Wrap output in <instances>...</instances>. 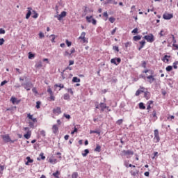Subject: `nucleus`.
<instances>
[{
  "instance_id": "f257e3e1",
  "label": "nucleus",
  "mask_w": 178,
  "mask_h": 178,
  "mask_svg": "<svg viewBox=\"0 0 178 178\" xmlns=\"http://www.w3.org/2000/svg\"><path fill=\"white\" fill-rule=\"evenodd\" d=\"M134 155V152L128 149V150H122L121 152V156H127V158H131Z\"/></svg>"
},
{
  "instance_id": "f03ea898",
  "label": "nucleus",
  "mask_w": 178,
  "mask_h": 178,
  "mask_svg": "<svg viewBox=\"0 0 178 178\" xmlns=\"http://www.w3.org/2000/svg\"><path fill=\"white\" fill-rule=\"evenodd\" d=\"M154 137L153 138L154 143H159L161 138L159 137V131L158 129H155L154 131Z\"/></svg>"
},
{
  "instance_id": "7ed1b4c3",
  "label": "nucleus",
  "mask_w": 178,
  "mask_h": 178,
  "mask_svg": "<svg viewBox=\"0 0 178 178\" xmlns=\"http://www.w3.org/2000/svg\"><path fill=\"white\" fill-rule=\"evenodd\" d=\"M144 38L147 41V42H154V41H155L154 39V35L152 34L145 35Z\"/></svg>"
},
{
  "instance_id": "20e7f679",
  "label": "nucleus",
  "mask_w": 178,
  "mask_h": 178,
  "mask_svg": "<svg viewBox=\"0 0 178 178\" xmlns=\"http://www.w3.org/2000/svg\"><path fill=\"white\" fill-rule=\"evenodd\" d=\"M2 138H3V141L6 143H11L12 144H13V143H15L14 140H10V137L9 136V135H3Z\"/></svg>"
},
{
  "instance_id": "39448f33",
  "label": "nucleus",
  "mask_w": 178,
  "mask_h": 178,
  "mask_svg": "<svg viewBox=\"0 0 178 178\" xmlns=\"http://www.w3.org/2000/svg\"><path fill=\"white\" fill-rule=\"evenodd\" d=\"M121 62H122V59H120V58H115L111 60V63H113L116 66H118V65H119V63H120Z\"/></svg>"
},
{
  "instance_id": "423d86ee",
  "label": "nucleus",
  "mask_w": 178,
  "mask_h": 178,
  "mask_svg": "<svg viewBox=\"0 0 178 178\" xmlns=\"http://www.w3.org/2000/svg\"><path fill=\"white\" fill-rule=\"evenodd\" d=\"M22 86L27 91H30L31 88H33V83L28 82L26 83L22 84Z\"/></svg>"
},
{
  "instance_id": "0eeeda50",
  "label": "nucleus",
  "mask_w": 178,
  "mask_h": 178,
  "mask_svg": "<svg viewBox=\"0 0 178 178\" xmlns=\"http://www.w3.org/2000/svg\"><path fill=\"white\" fill-rule=\"evenodd\" d=\"M147 81H148V83H149V84H152V83H154V81H155V80H156L155 76H154V74H150V75L147 76Z\"/></svg>"
},
{
  "instance_id": "6e6552de",
  "label": "nucleus",
  "mask_w": 178,
  "mask_h": 178,
  "mask_svg": "<svg viewBox=\"0 0 178 178\" xmlns=\"http://www.w3.org/2000/svg\"><path fill=\"white\" fill-rule=\"evenodd\" d=\"M163 17L165 19V20H170V19H172L173 17V14L165 13L163 14Z\"/></svg>"
},
{
  "instance_id": "1a4fd4ad",
  "label": "nucleus",
  "mask_w": 178,
  "mask_h": 178,
  "mask_svg": "<svg viewBox=\"0 0 178 178\" xmlns=\"http://www.w3.org/2000/svg\"><path fill=\"white\" fill-rule=\"evenodd\" d=\"M67 13L65 11L61 12V13L58 15H56L55 17H57L58 20H62L63 17H66Z\"/></svg>"
},
{
  "instance_id": "9d476101",
  "label": "nucleus",
  "mask_w": 178,
  "mask_h": 178,
  "mask_svg": "<svg viewBox=\"0 0 178 178\" xmlns=\"http://www.w3.org/2000/svg\"><path fill=\"white\" fill-rule=\"evenodd\" d=\"M10 101L12 102V104H13V105H19V104H20V100H17V98L15 97H12L10 98Z\"/></svg>"
},
{
  "instance_id": "9b49d317",
  "label": "nucleus",
  "mask_w": 178,
  "mask_h": 178,
  "mask_svg": "<svg viewBox=\"0 0 178 178\" xmlns=\"http://www.w3.org/2000/svg\"><path fill=\"white\" fill-rule=\"evenodd\" d=\"M53 113H54L55 115H60V113H62V110L60 109V107H56V108H54Z\"/></svg>"
},
{
  "instance_id": "f8f14e48",
  "label": "nucleus",
  "mask_w": 178,
  "mask_h": 178,
  "mask_svg": "<svg viewBox=\"0 0 178 178\" xmlns=\"http://www.w3.org/2000/svg\"><path fill=\"white\" fill-rule=\"evenodd\" d=\"M138 173H140V170H137V169H134L130 171V174L131 175V176H137V175H138Z\"/></svg>"
},
{
  "instance_id": "ddd939ff",
  "label": "nucleus",
  "mask_w": 178,
  "mask_h": 178,
  "mask_svg": "<svg viewBox=\"0 0 178 178\" xmlns=\"http://www.w3.org/2000/svg\"><path fill=\"white\" fill-rule=\"evenodd\" d=\"M28 13L26 15V19H30V16H31V10H33V8L31 7L27 8Z\"/></svg>"
},
{
  "instance_id": "4468645a",
  "label": "nucleus",
  "mask_w": 178,
  "mask_h": 178,
  "mask_svg": "<svg viewBox=\"0 0 178 178\" xmlns=\"http://www.w3.org/2000/svg\"><path fill=\"white\" fill-rule=\"evenodd\" d=\"M28 13L26 15V19H30V16H31V10H33V8L31 7L27 8Z\"/></svg>"
},
{
  "instance_id": "2eb2a0df",
  "label": "nucleus",
  "mask_w": 178,
  "mask_h": 178,
  "mask_svg": "<svg viewBox=\"0 0 178 178\" xmlns=\"http://www.w3.org/2000/svg\"><path fill=\"white\" fill-rule=\"evenodd\" d=\"M52 131L54 134H57V133H59V128L56 124L53 125Z\"/></svg>"
},
{
  "instance_id": "dca6fc26",
  "label": "nucleus",
  "mask_w": 178,
  "mask_h": 178,
  "mask_svg": "<svg viewBox=\"0 0 178 178\" xmlns=\"http://www.w3.org/2000/svg\"><path fill=\"white\" fill-rule=\"evenodd\" d=\"M170 58V56L165 55L164 57L161 59L164 63H169V58Z\"/></svg>"
},
{
  "instance_id": "f3484780",
  "label": "nucleus",
  "mask_w": 178,
  "mask_h": 178,
  "mask_svg": "<svg viewBox=\"0 0 178 178\" xmlns=\"http://www.w3.org/2000/svg\"><path fill=\"white\" fill-rule=\"evenodd\" d=\"M35 67L36 69H41L42 67V62L41 60L38 61L35 65Z\"/></svg>"
},
{
  "instance_id": "a211bd4d",
  "label": "nucleus",
  "mask_w": 178,
  "mask_h": 178,
  "mask_svg": "<svg viewBox=\"0 0 178 178\" xmlns=\"http://www.w3.org/2000/svg\"><path fill=\"white\" fill-rule=\"evenodd\" d=\"M139 44H140V46L138 47V51H141V49H143V48H144V47L145 46V40H142L139 42Z\"/></svg>"
},
{
  "instance_id": "6ab92c4d",
  "label": "nucleus",
  "mask_w": 178,
  "mask_h": 178,
  "mask_svg": "<svg viewBox=\"0 0 178 178\" xmlns=\"http://www.w3.org/2000/svg\"><path fill=\"white\" fill-rule=\"evenodd\" d=\"M99 107L101 108V112H104L106 109V104L100 103Z\"/></svg>"
},
{
  "instance_id": "aec40b11",
  "label": "nucleus",
  "mask_w": 178,
  "mask_h": 178,
  "mask_svg": "<svg viewBox=\"0 0 178 178\" xmlns=\"http://www.w3.org/2000/svg\"><path fill=\"white\" fill-rule=\"evenodd\" d=\"M24 137L26 140H29V138L31 137V131H28L27 133L24 135Z\"/></svg>"
},
{
  "instance_id": "412c9836",
  "label": "nucleus",
  "mask_w": 178,
  "mask_h": 178,
  "mask_svg": "<svg viewBox=\"0 0 178 178\" xmlns=\"http://www.w3.org/2000/svg\"><path fill=\"white\" fill-rule=\"evenodd\" d=\"M143 73H149V74H155V72H154V70L148 69L143 71Z\"/></svg>"
},
{
  "instance_id": "4be33fe9",
  "label": "nucleus",
  "mask_w": 178,
  "mask_h": 178,
  "mask_svg": "<svg viewBox=\"0 0 178 178\" xmlns=\"http://www.w3.org/2000/svg\"><path fill=\"white\" fill-rule=\"evenodd\" d=\"M27 162L25 163V165H29V163H33L34 162V160L31 159L30 156L26 157Z\"/></svg>"
},
{
  "instance_id": "5701e85b",
  "label": "nucleus",
  "mask_w": 178,
  "mask_h": 178,
  "mask_svg": "<svg viewBox=\"0 0 178 178\" xmlns=\"http://www.w3.org/2000/svg\"><path fill=\"white\" fill-rule=\"evenodd\" d=\"M152 104H154V102L152 100H150L147 103V111H149V109H151V105H152Z\"/></svg>"
},
{
  "instance_id": "b1692460",
  "label": "nucleus",
  "mask_w": 178,
  "mask_h": 178,
  "mask_svg": "<svg viewBox=\"0 0 178 178\" xmlns=\"http://www.w3.org/2000/svg\"><path fill=\"white\" fill-rule=\"evenodd\" d=\"M27 118H29V119H30L31 120L33 121L34 122H37V118H33V115L29 113L27 115Z\"/></svg>"
},
{
  "instance_id": "393cba45",
  "label": "nucleus",
  "mask_w": 178,
  "mask_h": 178,
  "mask_svg": "<svg viewBox=\"0 0 178 178\" xmlns=\"http://www.w3.org/2000/svg\"><path fill=\"white\" fill-rule=\"evenodd\" d=\"M40 157L37 158L38 161H41V159L42 161H44L45 159V156H44V153H40Z\"/></svg>"
},
{
  "instance_id": "a878e982",
  "label": "nucleus",
  "mask_w": 178,
  "mask_h": 178,
  "mask_svg": "<svg viewBox=\"0 0 178 178\" xmlns=\"http://www.w3.org/2000/svg\"><path fill=\"white\" fill-rule=\"evenodd\" d=\"M95 151V152H101V146L97 144Z\"/></svg>"
},
{
  "instance_id": "bb28decb",
  "label": "nucleus",
  "mask_w": 178,
  "mask_h": 178,
  "mask_svg": "<svg viewBox=\"0 0 178 178\" xmlns=\"http://www.w3.org/2000/svg\"><path fill=\"white\" fill-rule=\"evenodd\" d=\"M88 154H90V150H88V149H86L84 152L82 153V156L86 157L87 155H88Z\"/></svg>"
},
{
  "instance_id": "cd10ccee",
  "label": "nucleus",
  "mask_w": 178,
  "mask_h": 178,
  "mask_svg": "<svg viewBox=\"0 0 178 178\" xmlns=\"http://www.w3.org/2000/svg\"><path fill=\"white\" fill-rule=\"evenodd\" d=\"M73 83H80V79L78 78L77 76H74L72 79Z\"/></svg>"
},
{
  "instance_id": "c85d7f7f",
  "label": "nucleus",
  "mask_w": 178,
  "mask_h": 178,
  "mask_svg": "<svg viewBox=\"0 0 178 178\" xmlns=\"http://www.w3.org/2000/svg\"><path fill=\"white\" fill-rule=\"evenodd\" d=\"M49 162L50 163L55 164V163H56V162H58V160H56V159H49Z\"/></svg>"
},
{
  "instance_id": "c756f323",
  "label": "nucleus",
  "mask_w": 178,
  "mask_h": 178,
  "mask_svg": "<svg viewBox=\"0 0 178 178\" xmlns=\"http://www.w3.org/2000/svg\"><path fill=\"white\" fill-rule=\"evenodd\" d=\"M133 40L134 41H140V40H141V36L140 35L134 36Z\"/></svg>"
},
{
  "instance_id": "7c9ffc66",
  "label": "nucleus",
  "mask_w": 178,
  "mask_h": 178,
  "mask_svg": "<svg viewBox=\"0 0 178 178\" xmlns=\"http://www.w3.org/2000/svg\"><path fill=\"white\" fill-rule=\"evenodd\" d=\"M165 70L166 72H172V70H173V67L171 65H168V67H166Z\"/></svg>"
},
{
  "instance_id": "2f4dec72",
  "label": "nucleus",
  "mask_w": 178,
  "mask_h": 178,
  "mask_svg": "<svg viewBox=\"0 0 178 178\" xmlns=\"http://www.w3.org/2000/svg\"><path fill=\"white\" fill-rule=\"evenodd\" d=\"M139 109H145V106L144 105V103L140 102L139 103Z\"/></svg>"
},
{
  "instance_id": "473e14b6",
  "label": "nucleus",
  "mask_w": 178,
  "mask_h": 178,
  "mask_svg": "<svg viewBox=\"0 0 178 178\" xmlns=\"http://www.w3.org/2000/svg\"><path fill=\"white\" fill-rule=\"evenodd\" d=\"M59 175H60V172H59V171H56V172L53 173V176L56 178H59Z\"/></svg>"
},
{
  "instance_id": "72a5a7b5",
  "label": "nucleus",
  "mask_w": 178,
  "mask_h": 178,
  "mask_svg": "<svg viewBox=\"0 0 178 178\" xmlns=\"http://www.w3.org/2000/svg\"><path fill=\"white\" fill-rule=\"evenodd\" d=\"M49 38H51L50 41H51V42H55V38H56L55 35H51L49 36Z\"/></svg>"
},
{
  "instance_id": "f704fd0d",
  "label": "nucleus",
  "mask_w": 178,
  "mask_h": 178,
  "mask_svg": "<svg viewBox=\"0 0 178 178\" xmlns=\"http://www.w3.org/2000/svg\"><path fill=\"white\" fill-rule=\"evenodd\" d=\"M86 19L88 23H91V22H92V19H92V15H91L90 17L87 16V17H86Z\"/></svg>"
},
{
  "instance_id": "c9c22d12",
  "label": "nucleus",
  "mask_w": 178,
  "mask_h": 178,
  "mask_svg": "<svg viewBox=\"0 0 178 178\" xmlns=\"http://www.w3.org/2000/svg\"><path fill=\"white\" fill-rule=\"evenodd\" d=\"M144 97L146 99L149 98V92H145Z\"/></svg>"
},
{
  "instance_id": "e433bc0d",
  "label": "nucleus",
  "mask_w": 178,
  "mask_h": 178,
  "mask_svg": "<svg viewBox=\"0 0 178 178\" xmlns=\"http://www.w3.org/2000/svg\"><path fill=\"white\" fill-rule=\"evenodd\" d=\"M63 98H64V99L67 100V99H70V96L69 95V94L65 93V94H64Z\"/></svg>"
},
{
  "instance_id": "4c0bfd02",
  "label": "nucleus",
  "mask_w": 178,
  "mask_h": 178,
  "mask_svg": "<svg viewBox=\"0 0 178 178\" xmlns=\"http://www.w3.org/2000/svg\"><path fill=\"white\" fill-rule=\"evenodd\" d=\"M86 38V32H82L81 35L79 38V40H81L82 38Z\"/></svg>"
},
{
  "instance_id": "58836bf2",
  "label": "nucleus",
  "mask_w": 178,
  "mask_h": 178,
  "mask_svg": "<svg viewBox=\"0 0 178 178\" xmlns=\"http://www.w3.org/2000/svg\"><path fill=\"white\" fill-rule=\"evenodd\" d=\"M54 87H60V88H65V86L62 83L55 84Z\"/></svg>"
},
{
  "instance_id": "ea45409f",
  "label": "nucleus",
  "mask_w": 178,
  "mask_h": 178,
  "mask_svg": "<svg viewBox=\"0 0 178 178\" xmlns=\"http://www.w3.org/2000/svg\"><path fill=\"white\" fill-rule=\"evenodd\" d=\"M47 92H49V95H54V92L51 88H48Z\"/></svg>"
},
{
  "instance_id": "a19ab883",
  "label": "nucleus",
  "mask_w": 178,
  "mask_h": 178,
  "mask_svg": "<svg viewBox=\"0 0 178 178\" xmlns=\"http://www.w3.org/2000/svg\"><path fill=\"white\" fill-rule=\"evenodd\" d=\"M160 37H163V35H166V33H165V31L161 30L159 33Z\"/></svg>"
},
{
  "instance_id": "79ce46f5",
  "label": "nucleus",
  "mask_w": 178,
  "mask_h": 178,
  "mask_svg": "<svg viewBox=\"0 0 178 178\" xmlns=\"http://www.w3.org/2000/svg\"><path fill=\"white\" fill-rule=\"evenodd\" d=\"M72 178H77L79 177V174L77 172H73L72 175Z\"/></svg>"
},
{
  "instance_id": "37998d69",
  "label": "nucleus",
  "mask_w": 178,
  "mask_h": 178,
  "mask_svg": "<svg viewBox=\"0 0 178 178\" xmlns=\"http://www.w3.org/2000/svg\"><path fill=\"white\" fill-rule=\"evenodd\" d=\"M141 92H144V91L138 90L136 92L135 95H136V97H138V95H140V94H141Z\"/></svg>"
},
{
  "instance_id": "c03bdc74",
  "label": "nucleus",
  "mask_w": 178,
  "mask_h": 178,
  "mask_svg": "<svg viewBox=\"0 0 178 178\" xmlns=\"http://www.w3.org/2000/svg\"><path fill=\"white\" fill-rule=\"evenodd\" d=\"M178 61H175L172 64L174 69H177Z\"/></svg>"
},
{
  "instance_id": "a18cd8bd",
  "label": "nucleus",
  "mask_w": 178,
  "mask_h": 178,
  "mask_svg": "<svg viewBox=\"0 0 178 178\" xmlns=\"http://www.w3.org/2000/svg\"><path fill=\"white\" fill-rule=\"evenodd\" d=\"M35 55H34L33 53L29 52V59H31L32 58H34Z\"/></svg>"
},
{
  "instance_id": "49530a36",
  "label": "nucleus",
  "mask_w": 178,
  "mask_h": 178,
  "mask_svg": "<svg viewBox=\"0 0 178 178\" xmlns=\"http://www.w3.org/2000/svg\"><path fill=\"white\" fill-rule=\"evenodd\" d=\"M117 124H118V126H120V124H122V123H123V119H120L116 122Z\"/></svg>"
},
{
  "instance_id": "de8ad7c7",
  "label": "nucleus",
  "mask_w": 178,
  "mask_h": 178,
  "mask_svg": "<svg viewBox=\"0 0 178 178\" xmlns=\"http://www.w3.org/2000/svg\"><path fill=\"white\" fill-rule=\"evenodd\" d=\"M34 15L33 16V19H37V17H38V13H37V12H35V10H33Z\"/></svg>"
},
{
  "instance_id": "09e8293b",
  "label": "nucleus",
  "mask_w": 178,
  "mask_h": 178,
  "mask_svg": "<svg viewBox=\"0 0 178 178\" xmlns=\"http://www.w3.org/2000/svg\"><path fill=\"white\" fill-rule=\"evenodd\" d=\"M115 20H116V19H115V17H111L109 18V22L111 23H115Z\"/></svg>"
},
{
  "instance_id": "8fccbe9b",
  "label": "nucleus",
  "mask_w": 178,
  "mask_h": 178,
  "mask_svg": "<svg viewBox=\"0 0 178 178\" xmlns=\"http://www.w3.org/2000/svg\"><path fill=\"white\" fill-rule=\"evenodd\" d=\"M40 105H41V102L38 101V102H36V108H37V109H40Z\"/></svg>"
},
{
  "instance_id": "3c124183",
  "label": "nucleus",
  "mask_w": 178,
  "mask_h": 178,
  "mask_svg": "<svg viewBox=\"0 0 178 178\" xmlns=\"http://www.w3.org/2000/svg\"><path fill=\"white\" fill-rule=\"evenodd\" d=\"M142 67H144V69L147 68V62L142 61Z\"/></svg>"
},
{
  "instance_id": "603ef678",
  "label": "nucleus",
  "mask_w": 178,
  "mask_h": 178,
  "mask_svg": "<svg viewBox=\"0 0 178 178\" xmlns=\"http://www.w3.org/2000/svg\"><path fill=\"white\" fill-rule=\"evenodd\" d=\"M72 54L69 53V51H65L64 53V56H71Z\"/></svg>"
},
{
  "instance_id": "864d4df0",
  "label": "nucleus",
  "mask_w": 178,
  "mask_h": 178,
  "mask_svg": "<svg viewBox=\"0 0 178 178\" xmlns=\"http://www.w3.org/2000/svg\"><path fill=\"white\" fill-rule=\"evenodd\" d=\"M168 83L169 86H172V84H173V81L172 80V79H169L168 80Z\"/></svg>"
},
{
  "instance_id": "5fc2aeb1",
  "label": "nucleus",
  "mask_w": 178,
  "mask_h": 178,
  "mask_svg": "<svg viewBox=\"0 0 178 178\" xmlns=\"http://www.w3.org/2000/svg\"><path fill=\"white\" fill-rule=\"evenodd\" d=\"M152 116H153V118H156V119H158V117H156V111H155V110L153 111Z\"/></svg>"
},
{
  "instance_id": "6e6d98bb",
  "label": "nucleus",
  "mask_w": 178,
  "mask_h": 178,
  "mask_svg": "<svg viewBox=\"0 0 178 178\" xmlns=\"http://www.w3.org/2000/svg\"><path fill=\"white\" fill-rule=\"evenodd\" d=\"M63 116L64 118H65L66 119H70L72 117H70V115L69 114H66V113H64L63 114Z\"/></svg>"
},
{
  "instance_id": "4d7b16f0",
  "label": "nucleus",
  "mask_w": 178,
  "mask_h": 178,
  "mask_svg": "<svg viewBox=\"0 0 178 178\" xmlns=\"http://www.w3.org/2000/svg\"><path fill=\"white\" fill-rule=\"evenodd\" d=\"M124 166H126V168H129V161L125 160L124 161Z\"/></svg>"
},
{
  "instance_id": "13d9d810",
  "label": "nucleus",
  "mask_w": 178,
  "mask_h": 178,
  "mask_svg": "<svg viewBox=\"0 0 178 178\" xmlns=\"http://www.w3.org/2000/svg\"><path fill=\"white\" fill-rule=\"evenodd\" d=\"M132 33H134V34H137V33H138V29L137 28H135L132 31H131Z\"/></svg>"
},
{
  "instance_id": "bf43d9fd",
  "label": "nucleus",
  "mask_w": 178,
  "mask_h": 178,
  "mask_svg": "<svg viewBox=\"0 0 178 178\" xmlns=\"http://www.w3.org/2000/svg\"><path fill=\"white\" fill-rule=\"evenodd\" d=\"M103 16H104V17H106V19H105V20H108V12H104V13H103Z\"/></svg>"
},
{
  "instance_id": "052dcab7",
  "label": "nucleus",
  "mask_w": 178,
  "mask_h": 178,
  "mask_svg": "<svg viewBox=\"0 0 178 178\" xmlns=\"http://www.w3.org/2000/svg\"><path fill=\"white\" fill-rule=\"evenodd\" d=\"M67 47H71L72 46V42H70L68 40H66L65 41Z\"/></svg>"
},
{
  "instance_id": "680f3d73",
  "label": "nucleus",
  "mask_w": 178,
  "mask_h": 178,
  "mask_svg": "<svg viewBox=\"0 0 178 178\" xmlns=\"http://www.w3.org/2000/svg\"><path fill=\"white\" fill-rule=\"evenodd\" d=\"M49 99L50 101H55V96H54V95H50Z\"/></svg>"
},
{
  "instance_id": "e2e57ef3",
  "label": "nucleus",
  "mask_w": 178,
  "mask_h": 178,
  "mask_svg": "<svg viewBox=\"0 0 178 178\" xmlns=\"http://www.w3.org/2000/svg\"><path fill=\"white\" fill-rule=\"evenodd\" d=\"M91 23L95 26V24H97V20L94 18L92 19Z\"/></svg>"
},
{
  "instance_id": "0e129e2a",
  "label": "nucleus",
  "mask_w": 178,
  "mask_h": 178,
  "mask_svg": "<svg viewBox=\"0 0 178 178\" xmlns=\"http://www.w3.org/2000/svg\"><path fill=\"white\" fill-rule=\"evenodd\" d=\"M4 42H5V39L0 38V45H3Z\"/></svg>"
},
{
  "instance_id": "69168bd1",
  "label": "nucleus",
  "mask_w": 178,
  "mask_h": 178,
  "mask_svg": "<svg viewBox=\"0 0 178 178\" xmlns=\"http://www.w3.org/2000/svg\"><path fill=\"white\" fill-rule=\"evenodd\" d=\"M29 127L34 129V122H29Z\"/></svg>"
},
{
  "instance_id": "338daca9",
  "label": "nucleus",
  "mask_w": 178,
  "mask_h": 178,
  "mask_svg": "<svg viewBox=\"0 0 178 178\" xmlns=\"http://www.w3.org/2000/svg\"><path fill=\"white\" fill-rule=\"evenodd\" d=\"M40 134H41V136H42V137H45V136H46L45 131H44V130L40 131Z\"/></svg>"
},
{
  "instance_id": "774afa93",
  "label": "nucleus",
  "mask_w": 178,
  "mask_h": 178,
  "mask_svg": "<svg viewBox=\"0 0 178 178\" xmlns=\"http://www.w3.org/2000/svg\"><path fill=\"white\" fill-rule=\"evenodd\" d=\"M6 31L5 29L1 28L0 29V34H5Z\"/></svg>"
}]
</instances>
